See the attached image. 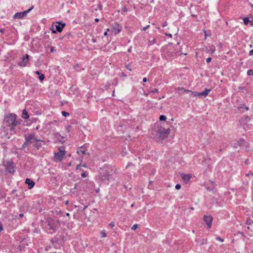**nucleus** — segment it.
<instances>
[{"mask_svg":"<svg viewBox=\"0 0 253 253\" xmlns=\"http://www.w3.org/2000/svg\"><path fill=\"white\" fill-rule=\"evenodd\" d=\"M17 116L15 114H9L4 119L3 126L7 133L14 134L16 132L15 127L19 124Z\"/></svg>","mask_w":253,"mask_h":253,"instance_id":"nucleus-1","label":"nucleus"},{"mask_svg":"<svg viewBox=\"0 0 253 253\" xmlns=\"http://www.w3.org/2000/svg\"><path fill=\"white\" fill-rule=\"evenodd\" d=\"M46 231L49 234L54 233L60 225L59 220L56 218H47L44 224Z\"/></svg>","mask_w":253,"mask_h":253,"instance_id":"nucleus-2","label":"nucleus"},{"mask_svg":"<svg viewBox=\"0 0 253 253\" xmlns=\"http://www.w3.org/2000/svg\"><path fill=\"white\" fill-rule=\"evenodd\" d=\"M24 138L26 140V143H28L29 145L32 144L33 145L36 141H39L35 132H32L25 134Z\"/></svg>","mask_w":253,"mask_h":253,"instance_id":"nucleus-3","label":"nucleus"},{"mask_svg":"<svg viewBox=\"0 0 253 253\" xmlns=\"http://www.w3.org/2000/svg\"><path fill=\"white\" fill-rule=\"evenodd\" d=\"M34 7L32 6L30 8L27 9L22 12H17L15 13L14 15V18L21 19L24 16L27 15L33 8Z\"/></svg>","mask_w":253,"mask_h":253,"instance_id":"nucleus-4","label":"nucleus"},{"mask_svg":"<svg viewBox=\"0 0 253 253\" xmlns=\"http://www.w3.org/2000/svg\"><path fill=\"white\" fill-rule=\"evenodd\" d=\"M59 152L54 153V158L56 160L61 161L65 155V151L60 149H59Z\"/></svg>","mask_w":253,"mask_h":253,"instance_id":"nucleus-5","label":"nucleus"},{"mask_svg":"<svg viewBox=\"0 0 253 253\" xmlns=\"http://www.w3.org/2000/svg\"><path fill=\"white\" fill-rule=\"evenodd\" d=\"M204 221L205 222L209 229L211 227L212 221L213 220L212 217L211 215H205L204 216Z\"/></svg>","mask_w":253,"mask_h":253,"instance_id":"nucleus-6","label":"nucleus"},{"mask_svg":"<svg viewBox=\"0 0 253 253\" xmlns=\"http://www.w3.org/2000/svg\"><path fill=\"white\" fill-rule=\"evenodd\" d=\"M100 178L103 181H110L112 179V176L111 174L109 173V172L106 171L105 173H102L100 172Z\"/></svg>","mask_w":253,"mask_h":253,"instance_id":"nucleus-7","label":"nucleus"},{"mask_svg":"<svg viewBox=\"0 0 253 253\" xmlns=\"http://www.w3.org/2000/svg\"><path fill=\"white\" fill-rule=\"evenodd\" d=\"M29 61V55L26 54L22 58V60L18 63V66L20 67H25Z\"/></svg>","mask_w":253,"mask_h":253,"instance_id":"nucleus-8","label":"nucleus"},{"mask_svg":"<svg viewBox=\"0 0 253 253\" xmlns=\"http://www.w3.org/2000/svg\"><path fill=\"white\" fill-rule=\"evenodd\" d=\"M158 132L160 134V137H162L163 139L165 137L166 135H168L170 133V130L169 128L165 129L161 127L158 129Z\"/></svg>","mask_w":253,"mask_h":253,"instance_id":"nucleus-9","label":"nucleus"},{"mask_svg":"<svg viewBox=\"0 0 253 253\" xmlns=\"http://www.w3.org/2000/svg\"><path fill=\"white\" fill-rule=\"evenodd\" d=\"M4 167L8 172L12 173L14 172V164L13 163L7 162L4 164Z\"/></svg>","mask_w":253,"mask_h":253,"instance_id":"nucleus-10","label":"nucleus"},{"mask_svg":"<svg viewBox=\"0 0 253 253\" xmlns=\"http://www.w3.org/2000/svg\"><path fill=\"white\" fill-rule=\"evenodd\" d=\"M39 141H36V142L33 144V146L37 150H39L43 145L45 144V142L44 141L40 139H39Z\"/></svg>","mask_w":253,"mask_h":253,"instance_id":"nucleus-11","label":"nucleus"},{"mask_svg":"<svg viewBox=\"0 0 253 253\" xmlns=\"http://www.w3.org/2000/svg\"><path fill=\"white\" fill-rule=\"evenodd\" d=\"M121 31V27L118 24H114L113 25V30L112 32H114L115 34L119 33Z\"/></svg>","mask_w":253,"mask_h":253,"instance_id":"nucleus-12","label":"nucleus"},{"mask_svg":"<svg viewBox=\"0 0 253 253\" xmlns=\"http://www.w3.org/2000/svg\"><path fill=\"white\" fill-rule=\"evenodd\" d=\"M57 23L58 24L55 25L56 31L58 32H61L62 31L63 28L65 26V24L61 22H59Z\"/></svg>","mask_w":253,"mask_h":253,"instance_id":"nucleus-13","label":"nucleus"},{"mask_svg":"<svg viewBox=\"0 0 253 253\" xmlns=\"http://www.w3.org/2000/svg\"><path fill=\"white\" fill-rule=\"evenodd\" d=\"M25 183L28 185L29 189L32 188L35 185L34 181L30 178L26 179Z\"/></svg>","mask_w":253,"mask_h":253,"instance_id":"nucleus-14","label":"nucleus"},{"mask_svg":"<svg viewBox=\"0 0 253 253\" xmlns=\"http://www.w3.org/2000/svg\"><path fill=\"white\" fill-rule=\"evenodd\" d=\"M206 50L208 53H213L215 51L216 48L214 46L211 45L206 47Z\"/></svg>","mask_w":253,"mask_h":253,"instance_id":"nucleus-15","label":"nucleus"},{"mask_svg":"<svg viewBox=\"0 0 253 253\" xmlns=\"http://www.w3.org/2000/svg\"><path fill=\"white\" fill-rule=\"evenodd\" d=\"M211 91V89L206 88L204 91L199 92L200 96H204V97H206Z\"/></svg>","mask_w":253,"mask_h":253,"instance_id":"nucleus-16","label":"nucleus"},{"mask_svg":"<svg viewBox=\"0 0 253 253\" xmlns=\"http://www.w3.org/2000/svg\"><path fill=\"white\" fill-rule=\"evenodd\" d=\"M197 244L199 245H202L203 244H205L207 243V239H198L196 240Z\"/></svg>","mask_w":253,"mask_h":253,"instance_id":"nucleus-17","label":"nucleus"},{"mask_svg":"<svg viewBox=\"0 0 253 253\" xmlns=\"http://www.w3.org/2000/svg\"><path fill=\"white\" fill-rule=\"evenodd\" d=\"M86 148L84 146H81L77 150V153L80 154H85Z\"/></svg>","mask_w":253,"mask_h":253,"instance_id":"nucleus-18","label":"nucleus"},{"mask_svg":"<svg viewBox=\"0 0 253 253\" xmlns=\"http://www.w3.org/2000/svg\"><path fill=\"white\" fill-rule=\"evenodd\" d=\"M22 118L24 119H27L29 118L28 113L25 109L23 110Z\"/></svg>","mask_w":253,"mask_h":253,"instance_id":"nucleus-19","label":"nucleus"},{"mask_svg":"<svg viewBox=\"0 0 253 253\" xmlns=\"http://www.w3.org/2000/svg\"><path fill=\"white\" fill-rule=\"evenodd\" d=\"M245 142V140L243 139H241L239 141H238L236 143H235L234 145V147L235 148H237L238 146H240L243 143Z\"/></svg>","mask_w":253,"mask_h":253,"instance_id":"nucleus-20","label":"nucleus"},{"mask_svg":"<svg viewBox=\"0 0 253 253\" xmlns=\"http://www.w3.org/2000/svg\"><path fill=\"white\" fill-rule=\"evenodd\" d=\"M190 174H184L182 176V178L184 181H188L191 178Z\"/></svg>","mask_w":253,"mask_h":253,"instance_id":"nucleus-21","label":"nucleus"},{"mask_svg":"<svg viewBox=\"0 0 253 253\" xmlns=\"http://www.w3.org/2000/svg\"><path fill=\"white\" fill-rule=\"evenodd\" d=\"M190 95L192 97H196L198 96H200V94L199 92L197 91H190Z\"/></svg>","mask_w":253,"mask_h":253,"instance_id":"nucleus-22","label":"nucleus"},{"mask_svg":"<svg viewBox=\"0 0 253 253\" xmlns=\"http://www.w3.org/2000/svg\"><path fill=\"white\" fill-rule=\"evenodd\" d=\"M156 43V40L155 39H153L152 40H149L148 42V45L149 46L152 45Z\"/></svg>","mask_w":253,"mask_h":253,"instance_id":"nucleus-23","label":"nucleus"},{"mask_svg":"<svg viewBox=\"0 0 253 253\" xmlns=\"http://www.w3.org/2000/svg\"><path fill=\"white\" fill-rule=\"evenodd\" d=\"M74 69L76 70L77 71H81L82 70H84V68H81L79 67V64H76L74 66Z\"/></svg>","mask_w":253,"mask_h":253,"instance_id":"nucleus-24","label":"nucleus"},{"mask_svg":"<svg viewBox=\"0 0 253 253\" xmlns=\"http://www.w3.org/2000/svg\"><path fill=\"white\" fill-rule=\"evenodd\" d=\"M244 23L245 25H247L249 22V18L248 17H245L243 19Z\"/></svg>","mask_w":253,"mask_h":253,"instance_id":"nucleus-25","label":"nucleus"},{"mask_svg":"<svg viewBox=\"0 0 253 253\" xmlns=\"http://www.w3.org/2000/svg\"><path fill=\"white\" fill-rule=\"evenodd\" d=\"M83 172L81 173V176L84 178L88 176V172L87 171H84V170H82Z\"/></svg>","mask_w":253,"mask_h":253,"instance_id":"nucleus-26","label":"nucleus"},{"mask_svg":"<svg viewBox=\"0 0 253 253\" xmlns=\"http://www.w3.org/2000/svg\"><path fill=\"white\" fill-rule=\"evenodd\" d=\"M100 234H101V236L102 238H105L107 236V235H106V232L105 230L101 231Z\"/></svg>","mask_w":253,"mask_h":253,"instance_id":"nucleus-27","label":"nucleus"},{"mask_svg":"<svg viewBox=\"0 0 253 253\" xmlns=\"http://www.w3.org/2000/svg\"><path fill=\"white\" fill-rule=\"evenodd\" d=\"M29 144L28 143H26V140H25V142L22 145L21 149H24L26 147L28 146Z\"/></svg>","mask_w":253,"mask_h":253,"instance_id":"nucleus-28","label":"nucleus"},{"mask_svg":"<svg viewBox=\"0 0 253 253\" xmlns=\"http://www.w3.org/2000/svg\"><path fill=\"white\" fill-rule=\"evenodd\" d=\"M159 119L162 121H165L167 120V117L165 115H161L160 116Z\"/></svg>","mask_w":253,"mask_h":253,"instance_id":"nucleus-29","label":"nucleus"},{"mask_svg":"<svg viewBox=\"0 0 253 253\" xmlns=\"http://www.w3.org/2000/svg\"><path fill=\"white\" fill-rule=\"evenodd\" d=\"M246 223L249 225H251L253 224V220H251V219H248L246 221Z\"/></svg>","mask_w":253,"mask_h":253,"instance_id":"nucleus-30","label":"nucleus"},{"mask_svg":"<svg viewBox=\"0 0 253 253\" xmlns=\"http://www.w3.org/2000/svg\"><path fill=\"white\" fill-rule=\"evenodd\" d=\"M61 113H62V115L65 117L69 116V113L68 112H65L64 111H62Z\"/></svg>","mask_w":253,"mask_h":253,"instance_id":"nucleus-31","label":"nucleus"},{"mask_svg":"<svg viewBox=\"0 0 253 253\" xmlns=\"http://www.w3.org/2000/svg\"><path fill=\"white\" fill-rule=\"evenodd\" d=\"M39 78L40 79V81H42L44 79V76L43 74H41L39 76Z\"/></svg>","mask_w":253,"mask_h":253,"instance_id":"nucleus-32","label":"nucleus"},{"mask_svg":"<svg viewBox=\"0 0 253 253\" xmlns=\"http://www.w3.org/2000/svg\"><path fill=\"white\" fill-rule=\"evenodd\" d=\"M247 75L249 76L253 75V70H249L247 72Z\"/></svg>","mask_w":253,"mask_h":253,"instance_id":"nucleus-33","label":"nucleus"},{"mask_svg":"<svg viewBox=\"0 0 253 253\" xmlns=\"http://www.w3.org/2000/svg\"><path fill=\"white\" fill-rule=\"evenodd\" d=\"M138 227V225L137 224H134L132 227H131V229L132 230H135Z\"/></svg>","mask_w":253,"mask_h":253,"instance_id":"nucleus-34","label":"nucleus"},{"mask_svg":"<svg viewBox=\"0 0 253 253\" xmlns=\"http://www.w3.org/2000/svg\"><path fill=\"white\" fill-rule=\"evenodd\" d=\"M56 212H57V214H60V215H61L62 216H65V215H64V214L63 212H62V211H56Z\"/></svg>","mask_w":253,"mask_h":253,"instance_id":"nucleus-35","label":"nucleus"},{"mask_svg":"<svg viewBox=\"0 0 253 253\" xmlns=\"http://www.w3.org/2000/svg\"><path fill=\"white\" fill-rule=\"evenodd\" d=\"M110 31H111V30L109 29H106V31L104 33V35L105 36H107L108 35V32H110Z\"/></svg>","mask_w":253,"mask_h":253,"instance_id":"nucleus-36","label":"nucleus"},{"mask_svg":"<svg viewBox=\"0 0 253 253\" xmlns=\"http://www.w3.org/2000/svg\"><path fill=\"white\" fill-rule=\"evenodd\" d=\"M81 164L78 165L76 166V170H77L78 169H80V170L82 171L83 170L82 169H81Z\"/></svg>","mask_w":253,"mask_h":253,"instance_id":"nucleus-37","label":"nucleus"},{"mask_svg":"<svg viewBox=\"0 0 253 253\" xmlns=\"http://www.w3.org/2000/svg\"><path fill=\"white\" fill-rule=\"evenodd\" d=\"M109 226L111 228L114 227L115 226V223H114V222H111V223H110L109 224Z\"/></svg>","mask_w":253,"mask_h":253,"instance_id":"nucleus-38","label":"nucleus"},{"mask_svg":"<svg viewBox=\"0 0 253 253\" xmlns=\"http://www.w3.org/2000/svg\"><path fill=\"white\" fill-rule=\"evenodd\" d=\"M158 91V89H157V88H154L150 91V92L152 93H155V92H157Z\"/></svg>","mask_w":253,"mask_h":253,"instance_id":"nucleus-39","label":"nucleus"},{"mask_svg":"<svg viewBox=\"0 0 253 253\" xmlns=\"http://www.w3.org/2000/svg\"><path fill=\"white\" fill-rule=\"evenodd\" d=\"M181 188V185L179 184H177L175 185V189L177 190L180 189Z\"/></svg>","mask_w":253,"mask_h":253,"instance_id":"nucleus-40","label":"nucleus"},{"mask_svg":"<svg viewBox=\"0 0 253 253\" xmlns=\"http://www.w3.org/2000/svg\"><path fill=\"white\" fill-rule=\"evenodd\" d=\"M179 89H183V90H184L185 92H190V91H191V90H188V89H184L183 87L179 88Z\"/></svg>","mask_w":253,"mask_h":253,"instance_id":"nucleus-41","label":"nucleus"},{"mask_svg":"<svg viewBox=\"0 0 253 253\" xmlns=\"http://www.w3.org/2000/svg\"><path fill=\"white\" fill-rule=\"evenodd\" d=\"M239 89H240L241 90H243V91L246 89V88L245 86H240L239 87Z\"/></svg>","mask_w":253,"mask_h":253,"instance_id":"nucleus-42","label":"nucleus"},{"mask_svg":"<svg viewBox=\"0 0 253 253\" xmlns=\"http://www.w3.org/2000/svg\"><path fill=\"white\" fill-rule=\"evenodd\" d=\"M216 239V240L220 241L221 242H223L224 241L223 239L219 237H217Z\"/></svg>","mask_w":253,"mask_h":253,"instance_id":"nucleus-43","label":"nucleus"},{"mask_svg":"<svg viewBox=\"0 0 253 253\" xmlns=\"http://www.w3.org/2000/svg\"><path fill=\"white\" fill-rule=\"evenodd\" d=\"M126 67L127 69H128L130 71H131L132 70L129 67V64L126 65Z\"/></svg>","mask_w":253,"mask_h":253,"instance_id":"nucleus-44","label":"nucleus"},{"mask_svg":"<svg viewBox=\"0 0 253 253\" xmlns=\"http://www.w3.org/2000/svg\"><path fill=\"white\" fill-rule=\"evenodd\" d=\"M150 27V25H147L143 28V31H146L148 28Z\"/></svg>","mask_w":253,"mask_h":253,"instance_id":"nucleus-45","label":"nucleus"},{"mask_svg":"<svg viewBox=\"0 0 253 253\" xmlns=\"http://www.w3.org/2000/svg\"><path fill=\"white\" fill-rule=\"evenodd\" d=\"M211 57H209V58H207V59H206V61L207 63L210 62L211 61Z\"/></svg>","mask_w":253,"mask_h":253,"instance_id":"nucleus-46","label":"nucleus"},{"mask_svg":"<svg viewBox=\"0 0 253 253\" xmlns=\"http://www.w3.org/2000/svg\"><path fill=\"white\" fill-rule=\"evenodd\" d=\"M122 11L124 12H127V9L126 7H124L122 9Z\"/></svg>","mask_w":253,"mask_h":253,"instance_id":"nucleus-47","label":"nucleus"},{"mask_svg":"<svg viewBox=\"0 0 253 253\" xmlns=\"http://www.w3.org/2000/svg\"><path fill=\"white\" fill-rule=\"evenodd\" d=\"M249 55H253V49H251L249 52Z\"/></svg>","mask_w":253,"mask_h":253,"instance_id":"nucleus-48","label":"nucleus"},{"mask_svg":"<svg viewBox=\"0 0 253 253\" xmlns=\"http://www.w3.org/2000/svg\"><path fill=\"white\" fill-rule=\"evenodd\" d=\"M168 25V23L167 22H165L163 25H162V27H165L166 26H167Z\"/></svg>","mask_w":253,"mask_h":253,"instance_id":"nucleus-49","label":"nucleus"},{"mask_svg":"<svg viewBox=\"0 0 253 253\" xmlns=\"http://www.w3.org/2000/svg\"><path fill=\"white\" fill-rule=\"evenodd\" d=\"M54 47H53V46L51 47L50 50V52H53L54 51Z\"/></svg>","mask_w":253,"mask_h":253,"instance_id":"nucleus-50","label":"nucleus"},{"mask_svg":"<svg viewBox=\"0 0 253 253\" xmlns=\"http://www.w3.org/2000/svg\"><path fill=\"white\" fill-rule=\"evenodd\" d=\"M35 73L39 76L41 74L40 71H37L35 72Z\"/></svg>","mask_w":253,"mask_h":253,"instance_id":"nucleus-51","label":"nucleus"},{"mask_svg":"<svg viewBox=\"0 0 253 253\" xmlns=\"http://www.w3.org/2000/svg\"><path fill=\"white\" fill-rule=\"evenodd\" d=\"M245 163L246 165H248L249 164V159H246L245 161Z\"/></svg>","mask_w":253,"mask_h":253,"instance_id":"nucleus-52","label":"nucleus"},{"mask_svg":"<svg viewBox=\"0 0 253 253\" xmlns=\"http://www.w3.org/2000/svg\"><path fill=\"white\" fill-rule=\"evenodd\" d=\"M147 81V78H144L143 79V82H146Z\"/></svg>","mask_w":253,"mask_h":253,"instance_id":"nucleus-53","label":"nucleus"},{"mask_svg":"<svg viewBox=\"0 0 253 253\" xmlns=\"http://www.w3.org/2000/svg\"><path fill=\"white\" fill-rule=\"evenodd\" d=\"M252 175V176H253V173H252V172H251V173H247V174H246V175H247V176H249V175Z\"/></svg>","mask_w":253,"mask_h":253,"instance_id":"nucleus-54","label":"nucleus"},{"mask_svg":"<svg viewBox=\"0 0 253 253\" xmlns=\"http://www.w3.org/2000/svg\"><path fill=\"white\" fill-rule=\"evenodd\" d=\"M19 216L20 217L22 218V217H23L24 214H23V213H20V214H19Z\"/></svg>","mask_w":253,"mask_h":253,"instance_id":"nucleus-55","label":"nucleus"},{"mask_svg":"<svg viewBox=\"0 0 253 253\" xmlns=\"http://www.w3.org/2000/svg\"><path fill=\"white\" fill-rule=\"evenodd\" d=\"M2 226L1 225V224L0 223V232H1L2 230Z\"/></svg>","mask_w":253,"mask_h":253,"instance_id":"nucleus-56","label":"nucleus"},{"mask_svg":"<svg viewBox=\"0 0 253 253\" xmlns=\"http://www.w3.org/2000/svg\"><path fill=\"white\" fill-rule=\"evenodd\" d=\"M83 167L84 168H87V166L85 164L81 165V167Z\"/></svg>","mask_w":253,"mask_h":253,"instance_id":"nucleus-57","label":"nucleus"},{"mask_svg":"<svg viewBox=\"0 0 253 253\" xmlns=\"http://www.w3.org/2000/svg\"><path fill=\"white\" fill-rule=\"evenodd\" d=\"M4 29H0V32L2 33L4 32Z\"/></svg>","mask_w":253,"mask_h":253,"instance_id":"nucleus-58","label":"nucleus"},{"mask_svg":"<svg viewBox=\"0 0 253 253\" xmlns=\"http://www.w3.org/2000/svg\"><path fill=\"white\" fill-rule=\"evenodd\" d=\"M92 41L93 42H96V40L94 39H92Z\"/></svg>","mask_w":253,"mask_h":253,"instance_id":"nucleus-59","label":"nucleus"},{"mask_svg":"<svg viewBox=\"0 0 253 253\" xmlns=\"http://www.w3.org/2000/svg\"><path fill=\"white\" fill-rule=\"evenodd\" d=\"M99 21V19L98 18H95V21L98 22Z\"/></svg>","mask_w":253,"mask_h":253,"instance_id":"nucleus-60","label":"nucleus"},{"mask_svg":"<svg viewBox=\"0 0 253 253\" xmlns=\"http://www.w3.org/2000/svg\"><path fill=\"white\" fill-rule=\"evenodd\" d=\"M166 35H168V36H169L170 37H172V35H171V34H166Z\"/></svg>","mask_w":253,"mask_h":253,"instance_id":"nucleus-61","label":"nucleus"},{"mask_svg":"<svg viewBox=\"0 0 253 253\" xmlns=\"http://www.w3.org/2000/svg\"><path fill=\"white\" fill-rule=\"evenodd\" d=\"M245 109H246V110H249V107H246Z\"/></svg>","mask_w":253,"mask_h":253,"instance_id":"nucleus-62","label":"nucleus"},{"mask_svg":"<svg viewBox=\"0 0 253 253\" xmlns=\"http://www.w3.org/2000/svg\"><path fill=\"white\" fill-rule=\"evenodd\" d=\"M66 215L67 216H69V215H70V214H69V213H66Z\"/></svg>","mask_w":253,"mask_h":253,"instance_id":"nucleus-63","label":"nucleus"},{"mask_svg":"<svg viewBox=\"0 0 253 253\" xmlns=\"http://www.w3.org/2000/svg\"><path fill=\"white\" fill-rule=\"evenodd\" d=\"M122 75L123 76L126 77V75L124 73H122Z\"/></svg>","mask_w":253,"mask_h":253,"instance_id":"nucleus-64","label":"nucleus"}]
</instances>
